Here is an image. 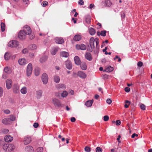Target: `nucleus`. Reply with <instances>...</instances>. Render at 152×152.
Wrapping results in <instances>:
<instances>
[{
	"instance_id": "1",
	"label": "nucleus",
	"mask_w": 152,
	"mask_h": 152,
	"mask_svg": "<svg viewBox=\"0 0 152 152\" xmlns=\"http://www.w3.org/2000/svg\"><path fill=\"white\" fill-rule=\"evenodd\" d=\"M3 148L6 152H10L14 149L15 146L12 144H6L3 145Z\"/></svg>"
},
{
	"instance_id": "2",
	"label": "nucleus",
	"mask_w": 152,
	"mask_h": 152,
	"mask_svg": "<svg viewBox=\"0 0 152 152\" xmlns=\"http://www.w3.org/2000/svg\"><path fill=\"white\" fill-rule=\"evenodd\" d=\"M95 40L93 37H91L90 39V45L91 49L94 48V43L95 42L96 44V46L97 47L98 45L99 44V39L96 38Z\"/></svg>"
},
{
	"instance_id": "3",
	"label": "nucleus",
	"mask_w": 152,
	"mask_h": 152,
	"mask_svg": "<svg viewBox=\"0 0 152 152\" xmlns=\"http://www.w3.org/2000/svg\"><path fill=\"white\" fill-rule=\"evenodd\" d=\"M8 46L12 48H17L18 46V48H20V47H19V42L15 40H13L9 42L8 44Z\"/></svg>"
},
{
	"instance_id": "4",
	"label": "nucleus",
	"mask_w": 152,
	"mask_h": 152,
	"mask_svg": "<svg viewBox=\"0 0 152 152\" xmlns=\"http://www.w3.org/2000/svg\"><path fill=\"white\" fill-rule=\"evenodd\" d=\"M26 35L23 30H21L19 32L18 37L20 39L23 40L26 38Z\"/></svg>"
},
{
	"instance_id": "5",
	"label": "nucleus",
	"mask_w": 152,
	"mask_h": 152,
	"mask_svg": "<svg viewBox=\"0 0 152 152\" xmlns=\"http://www.w3.org/2000/svg\"><path fill=\"white\" fill-rule=\"evenodd\" d=\"M32 71V64L31 63H30L28 64L26 69V74L28 76V77L31 75Z\"/></svg>"
},
{
	"instance_id": "6",
	"label": "nucleus",
	"mask_w": 152,
	"mask_h": 152,
	"mask_svg": "<svg viewBox=\"0 0 152 152\" xmlns=\"http://www.w3.org/2000/svg\"><path fill=\"white\" fill-rule=\"evenodd\" d=\"M24 31L26 34L29 35L31 33V30L30 27L28 26H24L23 29V30Z\"/></svg>"
},
{
	"instance_id": "7",
	"label": "nucleus",
	"mask_w": 152,
	"mask_h": 152,
	"mask_svg": "<svg viewBox=\"0 0 152 152\" xmlns=\"http://www.w3.org/2000/svg\"><path fill=\"white\" fill-rule=\"evenodd\" d=\"M42 80L43 84H46L48 82V76L46 73H43L42 76Z\"/></svg>"
},
{
	"instance_id": "8",
	"label": "nucleus",
	"mask_w": 152,
	"mask_h": 152,
	"mask_svg": "<svg viewBox=\"0 0 152 152\" xmlns=\"http://www.w3.org/2000/svg\"><path fill=\"white\" fill-rule=\"evenodd\" d=\"M53 103L55 106L59 107L61 106V103L60 101L56 98H54L52 99Z\"/></svg>"
},
{
	"instance_id": "9",
	"label": "nucleus",
	"mask_w": 152,
	"mask_h": 152,
	"mask_svg": "<svg viewBox=\"0 0 152 152\" xmlns=\"http://www.w3.org/2000/svg\"><path fill=\"white\" fill-rule=\"evenodd\" d=\"M13 92L15 94H18L20 92L19 86L18 84H14L13 85Z\"/></svg>"
},
{
	"instance_id": "10",
	"label": "nucleus",
	"mask_w": 152,
	"mask_h": 152,
	"mask_svg": "<svg viewBox=\"0 0 152 152\" xmlns=\"http://www.w3.org/2000/svg\"><path fill=\"white\" fill-rule=\"evenodd\" d=\"M6 87L8 89H10L12 87V82L10 79H7L6 82Z\"/></svg>"
},
{
	"instance_id": "11",
	"label": "nucleus",
	"mask_w": 152,
	"mask_h": 152,
	"mask_svg": "<svg viewBox=\"0 0 152 152\" xmlns=\"http://www.w3.org/2000/svg\"><path fill=\"white\" fill-rule=\"evenodd\" d=\"M66 68L70 70L72 68V64L71 62L69 60H67L65 62Z\"/></svg>"
},
{
	"instance_id": "12",
	"label": "nucleus",
	"mask_w": 152,
	"mask_h": 152,
	"mask_svg": "<svg viewBox=\"0 0 152 152\" xmlns=\"http://www.w3.org/2000/svg\"><path fill=\"white\" fill-rule=\"evenodd\" d=\"M76 47L77 49L82 50H85L86 49V45L83 44L80 45H77L76 46Z\"/></svg>"
},
{
	"instance_id": "13",
	"label": "nucleus",
	"mask_w": 152,
	"mask_h": 152,
	"mask_svg": "<svg viewBox=\"0 0 152 152\" xmlns=\"http://www.w3.org/2000/svg\"><path fill=\"white\" fill-rule=\"evenodd\" d=\"M56 88L58 90H64L66 88V86L64 84L60 83L57 85L56 86Z\"/></svg>"
},
{
	"instance_id": "14",
	"label": "nucleus",
	"mask_w": 152,
	"mask_h": 152,
	"mask_svg": "<svg viewBox=\"0 0 152 152\" xmlns=\"http://www.w3.org/2000/svg\"><path fill=\"white\" fill-rule=\"evenodd\" d=\"M77 75L82 79H85L87 76L86 75L84 72L81 71L78 72Z\"/></svg>"
},
{
	"instance_id": "15",
	"label": "nucleus",
	"mask_w": 152,
	"mask_h": 152,
	"mask_svg": "<svg viewBox=\"0 0 152 152\" xmlns=\"http://www.w3.org/2000/svg\"><path fill=\"white\" fill-rule=\"evenodd\" d=\"M31 141V139L30 137H26L24 138L23 142L25 145H27Z\"/></svg>"
},
{
	"instance_id": "16",
	"label": "nucleus",
	"mask_w": 152,
	"mask_h": 152,
	"mask_svg": "<svg viewBox=\"0 0 152 152\" xmlns=\"http://www.w3.org/2000/svg\"><path fill=\"white\" fill-rule=\"evenodd\" d=\"M55 40L56 42L59 44H62L64 42V39L61 37H57L55 38Z\"/></svg>"
},
{
	"instance_id": "17",
	"label": "nucleus",
	"mask_w": 152,
	"mask_h": 152,
	"mask_svg": "<svg viewBox=\"0 0 152 152\" xmlns=\"http://www.w3.org/2000/svg\"><path fill=\"white\" fill-rule=\"evenodd\" d=\"M42 91L39 90L36 91V97L37 99H40L42 96Z\"/></svg>"
},
{
	"instance_id": "18",
	"label": "nucleus",
	"mask_w": 152,
	"mask_h": 152,
	"mask_svg": "<svg viewBox=\"0 0 152 152\" xmlns=\"http://www.w3.org/2000/svg\"><path fill=\"white\" fill-rule=\"evenodd\" d=\"M13 139V137L9 135H7L4 137L5 141L7 142H10Z\"/></svg>"
},
{
	"instance_id": "19",
	"label": "nucleus",
	"mask_w": 152,
	"mask_h": 152,
	"mask_svg": "<svg viewBox=\"0 0 152 152\" xmlns=\"http://www.w3.org/2000/svg\"><path fill=\"white\" fill-rule=\"evenodd\" d=\"M26 152H34L33 148L31 146L28 145L25 148Z\"/></svg>"
},
{
	"instance_id": "20",
	"label": "nucleus",
	"mask_w": 152,
	"mask_h": 152,
	"mask_svg": "<svg viewBox=\"0 0 152 152\" xmlns=\"http://www.w3.org/2000/svg\"><path fill=\"white\" fill-rule=\"evenodd\" d=\"M18 62L20 65H24L26 63V61L24 58H21L19 59Z\"/></svg>"
},
{
	"instance_id": "21",
	"label": "nucleus",
	"mask_w": 152,
	"mask_h": 152,
	"mask_svg": "<svg viewBox=\"0 0 152 152\" xmlns=\"http://www.w3.org/2000/svg\"><path fill=\"white\" fill-rule=\"evenodd\" d=\"M74 60L76 64L79 65L80 64V60L78 56H75L74 57Z\"/></svg>"
},
{
	"instance_id": "22",
	"label": "nucleus",
	"mask_w": 152,
	"mask_h": 152,
	"mask_svg": "<svg viewBox=\"0 0 152 152\" xmlns=\"http://www.w3.org/2000/svg\"><path fill=\"white\" fill-rule=\"evenodd\" d=\"M2 122L5 125H8L10 124L11 122L10 120L8 118H5L2 120Z\"/></svg>"
},
{
	"instance_id": "23",
	"label": "nucleus",
	"mask_w": 152,
	"mask_h": 152,
	"mask_svg": "<svg viewBox=\"0 0 152 152\" xmlns=\"http://www.w3.org/2000/svg\"><path fill=\"white\" fill-rule=\"evenodd\" d=\"M93 102L94 100L93 99L89 101H88L86 102L85 105L88 107H91L92 106Z\"/></svg>"
},
{
	"instance_id": "24",
	"label": "nucleus",
	"mask_w": 152,
	"mask_h": 152,
	"mask_svg": "<svg viewBox=\"0 0 152 152\" xmlns=\"http://www.w3.org/2000/svg\"><path fill=\"white\" fill-rule=\"evenodd\" d=\"M81 39V37L79 35H75L73 38V40L74 41H78L80 40Z\"/></svg>"
},
{
	"instance_id": "25",
	"label": "nucleus",
	"mask_w": 152,
	"mask_h": 152,
	"mask_svg": "<svg viewBox=\"0 0 152 152\" xmlns=\"http://www.w3.org/2000/svg\"><path fill=\"white\" fill-rule=\"evenodd\" d=\"M60 56L66 58L69 56V53L68 52L65 51L61 52L60 53Z\"/></svg>"
},
{
	"instance_id": "26",
	"label": "nucleus",
	"mask_w": 152,
	"mask_h": 152,
	"mask_svg": "<svg viewBox=\"0 0 152 152\" xmlns=\"http://www.w3.org/2000/svg\"><path fill=\"white\" fill-rule=\"evenodd\" d=\"M21 93L23 94H25L27 92V88L25 86L23 87L20 90Z\"/></svg>"
},
{
	"instance_id": "27",
	"label": "nucleus",
	"mask_w": 152,
	"mask_h": 152,
	"mask_svg": "<svg viewBox=\"0 0 152 152\" xmlns=\"http://www.w3.org/2000/svg\"><path fill=\"white\" fill-rule=\"evenodd\" d=\"M53 80L55 82L58 83L60 80V77L57 75H55L53 77Z\"/></svg>"
},
{
	"instance_id": "28",
	"label": "nucleus",
	"mask_w": 152,
	"mask_h": 152,
	"mask_svg": "<svg viewBox=\"0 0 152 152\" xmlns=\"http://www.w3.org/2000/svg\"><path fill=\"white\" fill-rule=\"evenodd\" d=\"M58 50V48L57 47H55L53 48L51 50V53L53 55H55Z\"/></svg>"
},
{
	"instance_id": "29",
	"label": "nucleus",
	"mask_w": 152,
	"mask_h": 152,
	"mask_svg": "<svg viewBox=\"0 0 152 152\" xmlns=\"http://www.w3.org/2000/svg\"><path fill=\"white\" fill-rule=\"evenodd\" d=\"M80 67L81 69L84 70H85L87 69V65L86 64L85 62H82L80 64Z\"/></svg>"
},
{
	"instance_id": "30",
	"label": "nucleus",
	"mask_w": 152,
	"mask_h": 152,
	"mask_svg": "<svg viewBox=\"0 0 152 152\" xmlns=\"http://www.w3.org/2000/svg\"><path fill=\"white\" fill-rule=\"evenodd\" d=\"M88 31L90 34L91 35H93L95 34L96 31L92 28H88Z\"/></svg>"
},
{
	"instance_id": "31",
	"label": "nucleus",
	"mask_w": 152,
	"mask_h": 152,
	"mask_svg": "<svg viewBox=\"0 0 152 152\" xmlns=\"http://www.w3.org/2000/svg\"><path fill=\"white\" fill-rule=\"evenodd\" d=\"M4 72L7 74L10 73L11 72V69L10 67L7 66L4 68Z\"/></svg>"
},
{
	"instance_id": "32",
	"label": "nucleus",
	"mask_w": 152,
	"mask_h": 152,
	"mask_svg": "<svg viewBox=\"0 0 152 152\" xmlns=\"http://www.w3.org/2000/svg\"><path fill=\"white\" fill-rule=\"evenodd\" d=\"M85 57L87 59L88 61H91L92 59V57L91 54L89 53H87L86 54Z\"/></svg>"
},
{
	"instance_id": "33",
	"label": "nucleus",
	"mask_w": 152,
	"mask_h": 152,
	"mask_svg": "<svg viewBox=\"0 0 152 152\" xmlns=\"http://www.w3.org/2000/svg\"><path fill=\"white\" fill-rule=\"evenodd\" d=\"M29 48L31 50H34L37 48V46L36 44H32L29 46Z\"/></svg>"
},
{
	"instance_id": "34",
	"label": "nucleus",
	"mask_w": 152,
	"mask_h": 152,
	"mask_svg": "<svg viewBox=\"0 0 152 152\" xmlns=\"http://www.w3.org/2000/svg\"><path fill=\"white\" fill-rule=\"evenodd\" d=\"M34 74L36 76L39 75L40 71L39 68L38 67H36L34 70Z\"/></svg>"
},
{
	"instance_id": "35",
	"label": "nucleus",
	"mask_w": 152,
	"mask_h": 152,
	"mask_svg": "<svg viewBox=\"0 0 152 152\" xmlns=\"http://www.w3.org/2000/svg\"><path fill=\"white\" fill-rule=\"evenodd\" d=\"M47 59V57L45 56H42L40 59V61L42 63H43L45 62Z\"/></svg>"
},
{
	"instance_id": "36",
	"label": "nucleus",
	"mask_w": 152,
	"mask_h": 152,
	"mask_svg": "<svg viewBox=\"0 0 152 152\" xmlns=\"http://www.w3.org/2000/svg\"><path fill=\"white\" fill-rule=\"evenodd\" d=\"M113 70V67L109 66L107 67L105 69V71L107 72H111Z\"/></svg>"
},
{
	"instance_id": "37",
	"label": "nucleus",
	"mask_w": 152,
	"mask_h": 152,
	"mask_svg": "<svg viewBox=\"0 0 152 152\" xmlns=\"http://www.w3.org/2000/svg\"><path fill=\"white\" fill-rule=\"evenodd\" d=\"M68 92L66 91H64L61 94V96L63 98L66 97L68 95Z\"/></svg>"
},
{
	"instance_id": "38",
	"label": "nucleus",
	"mask_w": 152,
	"mask_h": 152,
	"mask_svg": "<svg viewBox=\"0 0 152 152\" xmlns=\"http://www.w3.org/2000/svg\"><path fill=\"white\" fill-rule=\"evenodd\" d=\"M91 18L89 16H87L86 17V21L88 24H89L91 22Z\"/></svg>"
},
{
	"instance_id": "39",
	"label": "nucleus",
	"mask_w": 152,
	"mask_h": 152,
	"mask_svg": "<svg viewBox=\"0 0 152 152\" xmlns=\"http://www.w3.org/2000/svg\"><path fill=\"white\" fill-rule=\"evenodd\" d=\"M105 3L106 6L110 7L112 3L109 0H107L106 1Z\"/></svg>"
},
{
	"instance_id": "40",
	"label": "nucleus",
	"mask_w": 152,
	"mask_h": 152,
	"mask_svg": "<svg viewBox=\"0 0 152 152\" xmlns=\"http://www.w3.org/2000/svg\"><path fill=\"white\" fill-rule=\"evenodd\" d=\"M1 31L3 32L5 31V23H1Z\"/></svg>"
},
{
	"instance_id": "41",
	"label": "nucleus",
	"mask_w": 152,
	"mask_h": 152,
	"mask_svg": "<svg viewBox=\"0 0 152 152\" xmlns=\"http://www.w3.org/2000/svg\"><path fill=\"white\" fill-rule=\"evenodd\" d=\"M10 57V54L7 52H6L4 54V59H5V60H8L9 59Z\"/></svg>"
},
{
	"instance_id": "42",
	"label": "nucleus",
	"mask_w": 152,
	"mask_h": 152,
	"mask_svg": "<svg viewBox=\"0 0 152 152\" xmlns=\"http://www.w3.org/2000/svg\"><path fill=\"white\" fill-rule=\"evenodd\" d=\"M84 150L86 152H90L91 151V148L87 146L85 147Z\"/></svg>"
},
{
	"instance_id": "43",
	"label": "nucleus",
	"mask_w": 152,
	"mask_h": 152,
	"mask_svg": "<svg viewBox=\"0 0 152 152\" xmlns=\"http://www.w3.org/2000/svg\"><path fill=\"white\" fill-rule=\"evenodd\" d=\"M43 151V148L42 147H39L36 150V152H42Z\"/></svg>"
},
{
	"instance_id": "44",
	"label": "nucleus",
	"mask_w": 152,
	"mask_h": 152,
	"mask_svg": "<svg viewBox=\"0 0 152 152\" xmlns=\"http://www.w3.org/2000/svg\"><path fill=\"white\" fill-rule=\"evenodd\" d=\"M10 121H14L15 120V117L13 115H10Z\"/></svg>"
},
{
	"instance_id": "45",
	"label": "nucleus",
	"mask_w": 152,
	"mask_h": 152,
	"mask_svg": "<svg viewBox=\"0 0 152 152\" xmlns=\"http://www.w3.org/2000/svg\"><path fill=\"white\" fill-rule=\"evenodd\" d=\"M1 132L5 133L6 134L9 132V130L7 129H3L1 130Z\"/></svg>"
},
{
	"instance_id": "46",
	"label": "nucleus",
	"mask_w": 152,
	"mask_h": 152,
	"mask_svg": "<svg viewBox=\"0 0 152 152\" xmlns=\"http://www.w3.org/2000/svg\"><path fill=\"white\" fill-rule=\"evenodd\" d=\"M106 32L107 31L105 30L102 31L101 32V35L102 36L104 37L106 36Z\"/></svg>"
},
{
	"instance_id": "47",
	"label": "nucleus",
	"mask_w": 152,
	"mask_h": 152,
	"mask_svg": "<svg viewBox=\"0 0 152 152\" xmlns=\"http://www.w3.org/2000/svg\"><path fill=\"white\" fill-rule=\"evenodd\" d=\"M48 4V3L47 1H44L42 3L41 5L43 7H45Z\"/></svg>"
},
{
	"instance_id": "48",
	"label": "nucleus",
	"mask_w": 152,
	"mask_h": 152,
	"mask_svg": "<svg viewBox=\"0 0 152 152\" xmlns=\"http://www.w3.org/2000/svg\"><path fill=\"white\" fill-rule=\"evenodd\" d=\"M102 149L99 147H97L96 148V152H102Z\"/></svg>"
},
{
	"instance_id": "49",
	"label": "nucleus",
	"mask_w": 152,
	"mask_h": 152,
	"mask_svg": "<svg viewBox=\"0 0 152 152\" xmlns=\"http://www.w3.org/2000/svg\"><path fill=\"white\" fill-rule=\"evenodd\" d=\"M3 90L2 88L0 87V97L3 96Z\"/></svg>"
},
{
	"instance_id": "50",
	"label": "nucleus",
	"mask_w": 152,
	"mask_h": 152,
	"mask_svg": "<svg viewBox=\"0 0 152 152\" xmlns=\"http://www.w3.org/2000/svg\"><path fill=\"white\" fill-rule=\"evenodd\" d=\"M22 52L23 53L26 54L28 53V50L27 48H25L22 50Z\"/></svg>"
},
{
	"instance_id": "51",
	"label": "nucleus",
	"mask_w": 152,
	"mask_h": 152,
	"mask_svg": "<svg viewBox=\"0 0 152 152\" xmlns=\"http://www.w3.org/2000/svg\"><path fill=\"white\" fill-rule=\"evenodd\" d=\"M95 8L94 5L93 4H90L89 6L88 7L89 9H94Z\"/></svg>"
},
{
	"instance_id": "52",
	"label": "nucleus",
	"mask_w": 152,
	"mask_h": 152,
	"mask_svg": "<svg viewBox=\"0 0 152 152\" xmlns=\"http://www.w3.org/2000/svg\"><path fill=\"white\" fill-rule=\"evenodd\" d=\"M140 107L141 109L142 110H145V106L143 104H141Z\"/></svg>"
},
{
	"instance_id": "53",
	"label": "nucleus",
	"mask_w": 152,
	"mask_h": 152,
	"mask_svg": "<svg viewBox=\"0 0 152 152\" xmlns=\"http://www.w3.org/2000/svg\"><path fill=\"white\" fill-rule=\"evenodd\" d=\"M104 120V121H107L109 119V117L107 115H105L103 117Z\"/></svg>"
},
{
	"instance_id": "54",
	"label": "nucleus",
	"mask_w": 152,
	"mask_h": 152,
	"mask_svg": "<svg viewBox=\"0 0 152 152\" xmlns=\"http://www.w3.org/2000/svg\"><path fill=\"white\" fill-rule=\"evenodd\" d=\"M3 112L7 114H9L10 113V110L7 109L4 110Z\"/></svg>"
},
{
	"instance_id": "55",
	"label": "nucleus",
	"mask_w": 152,
	"mask_h": 152,
	"mask_svg": "<svg viewBox=\"0 0 152 152\" xmlns=\"http://www.w3.org/2000/svg\"><path fill=\"white\" fill-rule=\"evenodd\" d=\"M78 4L80 5H82L84 4V1L83 0H80L78 2Z\"/></svg>"
},
{
	"instance_id": "56",
	"label": "nucleus",
	"mask_w": 152,
	"mask_h": 152,
	"mask_svg": "<svg viewBox=\"0 0 152 152\" xmlns=\"http://www.w3.org/2000/svg\"><path fill=\"white\" fill-rule=\"evenodd\" d=\"M106 102L108 104H110L112 102V100L110 99H108L106 100Z\"/></svg>"
},
{
	"instance_id": "57",
	"label": "nucleus",
	"mask_w": 152,
	"mask_h": 152,
	"mask_svg": "<svg viewBox=\"0 0 152 152\" xmlns=\"http://www.w3.org/2000/svg\"><path fill=\"white\" fill-rule=\"evenodd\" d=\"M143 63L141 61H139L137 63V66H138L141 67L142 66Z\"/></svg>"
},
{
	"instance_id": "58",
	"label": "nucleus",
	"mask_w": 152,
	"mask_h": 152,
	"mask_svg": "<svg viewBox=\"0 0 152 152\" xmlns=\"http://www.w3.org/2000/svg\"><path fill=\"white\" fill-rule=\"evenodd\" d=\"M125 91L126 92H128L130 91V88L128 87H126L124 89Z\"/></svg>"
},
{
	"instance_id": "59",
	"label": "nucleus",
	"mask_w": 152,
	"mask_h": 152,
	"mask_svg": "<svg viewBox=\"0 0 152 152\" xmlns=\"http://www.w3.org/2000/svg\"><path fill=\"white\" fill-rule=\"evenodd\" d=\"M39 124L37 123H35L33 124V126L35 128H37L38 127Z\"/></svg>"
},
{
	"instance_id": "60",
	"label": "nucleus",
	"mask_w": 152,
	"mask_h": 152,
	"mask_svg": "<svg viewBox=\"0 0 152 152\" xmlns=\"http://www.w3.org/2000/svg\"><path fill=\"white\" fill-rule=\"evenodd\" d=\"M116 59H118V61L119 62H120L121 61V59L117 56H115V58H114V60H115Z\"/></svg>"
},
{
	"instance_id": "61",
	"label": "nucleus",
	"mask_w": 152,
	"mask_h": 152,
	"mask_svg": "<svg viewBox=\"0 0 152 152\" xmlns=\"http://www.w3.org/2000/svg\"><path fill=\"white\" fill-rule=\"evenodd\" d=\"M35 37V35L34 34H32L29 37V39H33Z\"/></svg>"
},
{
	"instance_id": "62",
	"label": "nucleus",
	"mask_w": 152,
	"mask_h": 152,
	"mask_svg": "<svg viewBox=\"0 0 152 152\" xmlns=\"http://www.w3.org/2000/svg\"><path fill=\"white\" fill-rule=\"evenodd\" d=\"M29 56L31 58H33L34 57V54L32 53H30L29 54Z\"/></svg>"
},
{
	"instance_id": "63",
	"label": "nucleus",
	"mask_w": 152,
	"mask_h": 152,
	"mask_svg": "<svg viewBox=\"0 0 152 152\" xmlns=\"http://www.w3.org/2000/svg\"><path fill=\"white\" fill-rule=\"evenodd\" d=\"M121 17L122 18H124L125 17V15L124 13L122 12L121 14Z\"/></svg>"
},
{
	"instance_id": "64",
	"label": "nucleus",
	"mask_w": 152,
	"mask_h": 152,
	"mask_svg": "<svg viewBox=\"0 0 152 152\" xmlns=\"http://www.w3.org/2000/svg\"><path fill=\"white\" fill-rule=\"evenodd\" d=\"M25 4H28L29 3V0H23Z\"/></svg>"
}]
</instances>
